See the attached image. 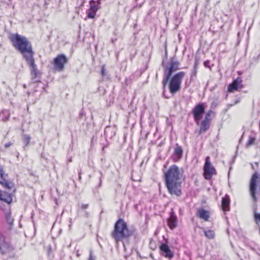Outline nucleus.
Masks as SVG:
<instances>
[{"instance_id": "f257e3e1", "label": "nucleus", "mask_w": 260, "mask_h": 260, "mask_svg": "<svg viewBox=\"0 0 260 260\" xmlns=\"http://www.w3.org/2000/svg\"><path fill=\"white\" fill-rule=\"evenodd\" d=\"M183 173V169H180L175 165L171 166L165 173L166 186L171 194L181 196V180Z\"/></svg>"}, {"instance_id": "f03ea898", "label": "nucleus", "mask_w": 260, "mask_h": 260, "mask_svg": "<svg viewBox=\"0 0 260 260\" xmlns=\"http://www.w3.org/2000/svg\"><path fill=\"white\" fill-rule=\"evenodd\" d=\"M9 38L13 46L22 54L23 58L35 54L32 45L26 37L18 34H13Z\"/></svg>"}, {"instance_id": "7ed1b4c3", "label": "nucleus", "mask_w": 260, "mask_h": 260, "mask_svg": "<svg viewBox=\"0 0 260 260\" xmlns=\"http://www.w3.org/2000/svg\"><path fill=\"white\" fill-rule=\"evenodd\" d=\"M132 234V232L128 229L124 220L119 218L115 223L111 236L115 241L117 243L128 238Z\"/></svg>"}, {"instance_id": "20e7f679", "label": "nucleus", "mask_w": 260, "mask_h": 260, "mask_svg": "<svg viewBox=\"0 0 260 260\" xmlns=\"http://www.w3.org/2000/svg\"><path fill=\"white\" fill-rule=\"evenodd\" d=\"M179 62L175 59V57L170 58L169 65L167 64L164 61H162V65L164 68V74L162 83L164 88L169 83L173 73L179 69Z\"/></svg>"}, {"instance_id": "39448f33", "label": "nucleus", "mask_w": 260, "mask_h": 260, "mask_svg": "<svg viewBox=\"0 0 260 260\" xmlns=\"http://www.w3.org/2000/svg\"><path fill=\"white\" fill-rule=\"evenodd\" d=\"M185 75L184 72H179L170 78L169 83V90L171 93L174 94L181 88L182 80Z\"/></svg>"}, {"instance_id": "423d86ee", "label": "nucleus", "mask_w": 260, "mask_h": 260, "mask_svg": "<svg viewBox=\"0 0 260 260\" xmlns=\"http://www.w3.org/2000/svg\"><path fill=\"white\" fill-rule=\"evenodd\" d=\"M216 174L214 167L210 161L209 156H207L205 159V163L204 166V176L206 180H210L213 175Z\"/></svg>"}, {"instance_id": "0eeeda50", "label": "nucleus", "mask_w": 260, "mask_h": 260, "mask_svg": "<svg viewBox=\"0 0 260 260\" xmlns=\"http://www.w3.org/2000/svg\"><path fill=\"white\" fill-rule=\"evenodd\" d=\"M34 55H31L27 56L24 59L25 60L27 65L30 68V73L32 79L37 78L40 74V71L37 68V66L35 63V61L34 57Z\"/></svg>"}, {"instance_id": "6e6552de", "label": "nucleus", "mask_w": 260, "mask_h": 260, "mask_svg": "<svg viewBox=\"0 0 260 260\" xmlns=\"http://www.w3.org/2000/svg\"><path fill=\"white\" fill-rule=\"evenodd\" d=\"M68 57L63 54L58 55L53 59V64L57 71H62L64 68L65 64L68 62Z\"/></svg>"}, {"instance_id": "1a4fd4ad", "label": "nucleus", "mask_w": 260, "mask_h": 260, "mask_svg": "<svg viewBox=\"0 0 260 260\" xmlns=\"http://www.w3.org/2000/svg\"><path fill=\"white\" fill-rule=\"evenodd\" d=\"M12 202V194L6 191L0 189V210H5V205H3V203L10 205Z\"/></svg>"}, {"instance_id": "9d476101", "label": "nucleus", "mask_w": 260, "mask_h": 260, "mask_svg": "<svg viewBox=\"0 0 260 260\" xmlns=\"http://www.w3.org/2000/svg\"><path fill=\"white\" fill-rule=\"evenodd\" d=\"M0 184L5 188L11 189L14 186L13 182L8 180V175L5 174L3 167L0 165Z\"/></svg>"}, {"instance_id": "9b49d317", "label": "nucleus", "mask_w": 260, "mask_h": 260, "mask_svg": "<svg viewBox=\"0 0 260 260\" xmlns=\"http://www.w3.org/2000/svg\"><path fill=\"white\" fill-rule=\"evenodd\" d=\"M13 250L12 245L6 241L5 236L0 231V253L4 254Z\"/></svg>"}, {"instance_id": "f8f14e48", "label": "nucleus", "mask_w": 260, "mask_h": 260, "mask_svg": "<svg viewBox=\"0 0 260 260\" xmlns=\"http://www.w3.org/2000/svg\"><path fill=\"white\" fill-rule=\"evenodd\" d=\"M258 178V174L255 172L252 176L250 183V194L254 201V202L256 201V197L255 195L256 193V186L257 179Z\"/></svg>"}, {"instance_id": "ddd939ff", "label": "nucleus", "mask_w": 260, "mask_h": 260, "mask_svg": "<svg viewBox=\"0 0 260 260\" xmlns=\"http://www.w3.org/2000/svg\"><path fill=\"white\" fill-rule=\"evenodd\" d=\"M205 112V107L203 103L198 104L192 110L194 120L198 123L202 115Z\"/></svg>"}, {"instance_id": "4468645a", "label": "nucleus", "mask_w": 260, "mask_h": 260, "mask_svg": "<svg viewBox=\"0 0 260 260\" xmlns=\"http://www.w3.org/2000/svg\"><path fill=\"white\" fill-rule=\"evenodd\" d=\"M160 254L166 258H172L174 256V252L171 250L167 243L161 244L159 246Z\"/></svg>"}, {"instance_id": "2eb2a0df", "label": "nucleus", "mask_w": 260, "mask_h": 260, "mask_svg": "<svg viewBox=\"0 0 260 260\" xmlns=\"http://www.w3.org/2000/svg\"><path fill=\"white\" fill-rule=\"evenodd\" d=\"M89 5V9L87 11V16H95L100 6L94 0H90Z\"/></svg>"}, {"instance_id": "dca6fc26", "label": "nucleus", "mask_w": 260, "mask_h": 260, "mask_svg": "<svg viewBox=\"0 0 260 260\" xmlns=\"http://www.w3.org/2000/svg\"><path fill=\"white\" fill-rule=\"evenodd\" d=\"M168 224L171 230L176 228L178 225L177 217L173 209L171 210L170 217L168 219Z\"/></svg>"}, {"instance_id": "f3484780", "label": "nucleus", "mask_w": 260, "mask_h": 260, "mask_svg": "<svg viewBox=\"0 0 260 260\" xmlns=\"http://www.w3.org/2000/svg\"><path fill=\"white\" fill-rule=\"evenodd\" d=\"M242 80L237 78L234 80L232 83H231L228 87V91L229 92H233L236 90H239L242 88Z\"/></svg>"}, {"instance_id": "a211bd4d", "label": "nucleus", "mask_w": 260, "mask_h": 260, "mask_svg": "<svg viewBox=\"0 0 260 260\" xmlns=\"http://www.w3.org/2000/svg\"><path fill=\"white\" fill-rule=\"evenodd\" d=\"M3 211L5 212V219L9 225V230H12L13 226L14 218L12 216L11 211L10 209L7 210L5 207V210Z\"/></svg>"}, {"instance_id": "6ab92c4d", "label": "nucleus", "mask_w": 260, "mask_h": 260, "mask_svg": "<svg viewBox=\"0 0 260 260\" xmlns=\"http://www.w3.org/2000/svg\"><path fill=\"white\" fill-rule=\"evenodd\" d=\"M230 197L229 195L225 194L224 197L222 198L221 202V207L223 211L226 212L230 210Z\"/></svg>"}, {"instance_id": "aec40b11", "label": "nucleus", "mask_w": 260, "mask_h": 260, "mask_svg": "<svg viewBox=\"0 0 260 260\" xmlns=\"http://www.w3.org/2000/svg\"><path fill=\"white\" fill-rule=\"evenodd\" d=\"M197 216L201 219H203L205 221H208L210 217L209 211L204 209H200L197 213Z\"/></svg>"}, {"instance_id": "412c9836", "label": "nucleus", "mask_w": 260, "mask_h": 260, "mask_svg": "<svg viewBox=\"0 0 260 260\" xmlns=\"http://www.w3.org/2000/svg\"><path fill=\"white\" fill-rule=\"evenodd\" d=\"M31 137L30 135L27 134H23L22 136V141L24 144L23 148L24 150H26V147L28 146L30 144Z\"/></svg>"}, {"instance_id": "4be33fe9", "label": "nucleus", "mask_w": 260, "mask_h": 260, "mask_svg": "<svg viewBox=\"0 0 260 260\" xmlns=\"http://www.w3.org/2000/svg\"><path fill=\"white\" fill-rule=\"evenodd\" d=\"M210 127V120L204 119L201 123L200 133H203L207 131Z\"/></svg>"}, {"instance_id": "5701e85b", "label": "nucleus", "mask_w": 260, "mask_h": 260, "mask_svg": "<svg viewBox=\"0 0 260 260\" xmlns=\"http://www.w3.org/2000/svg\"><path fill=\"white\" fill-rule=\"evenodd\" d=\"M10 116L9 112L7 110H4L0 113V121H6L9 119Z\"/></svg>"}, {"instance_id": "b1692460", "label": "nucleus", "mask_w": 260, "mask_h": 260, "mask_svg": "<svg viewBox=\"0 0 260 260\" xmlns=\"http://www.w3.org/2000/svg\"><path fill=\"white\" fill-rule=\"evenodd\" d=\"M204 233L205 236L209 239H213L215 237V233L214 231L211 230H204Z\"/></svg>"}, {"instance_id": "393cba45", "label": "nucleus", "mask_w": 260, "mask_h": 260, "mask_svg": "<svg viewBox=\"0 0 260 260\" xmlns=\"http://www.w3.org/2000/svg\"><path fill=\"white\" fill-rule=\"evenodd\" d=\"M183 150L181 147L178 146L175 147L174 150V154L176 155L178 158L181 157L182 155Z\"/></svg>"}, {"instance_id": "a878e982", "label": "nucleus", "mask_w": 260, "mask_h": 260, "mask_svg": "<svg viewBox=\"0 0 260 260\" xmlns=\"http://www.w3.org/2000/svg\"><path fill=\"white\" fill-rule=\"evenodd\" d=\"M255 138L254 137H250L246 143V146L249 147L255 143Z\"/></svg>"}, {"instance_id": "bb28decb", "label": "nucleus", "mask_w": 260, "mask_h": 260, "mask_svg": "<svg viewBox=\"0 0 260 260\" xmlns=\"http://www.w3.org/2000/svg\"><path fill=\"white\" fill-rule=\"evenodd\" d=\"M197 71H198L197 69H193L192 71H191V75H190L191 79H192L196 76Z\"/></svg>"}, {"instance_id": "cd10ccee", "label": "nucleus", "mask_w": 260, "mask_h": 260, "mask_svg": "<svg viewBox=\"0 0 260 260\" xmlns=\"http://www.w3.org/2000/svg\"><path fill=\"white\" fill-rule=\"evenodd\" d=\"M213 113L212 111V110H210L206 114V116H205V119H207V120H210V116L211 115V114Z\"/></svg>"}, {"instance_id": "c85d7f7f", "label": "nucleus", "mask_w": 260, "mask_h": 260, "mask_svg": "<svg viewBox=\"0 0 260 260\" xmlns=\"http://www.w3.org/2000/svg\"><path fill=\"white\" fill-rule=\"evenodd\" d=\"M254 218L256 222H260V213H255Z\"/></svg>"}, {"instance_id": "c756f323", "label": "nucleus", "mask_w": 260, "mask_h": 260, "mask_svg": "<svg viewBox=\"0 0 260 260\" xmlns=\"http://www.w3.org/2000/svg\"><path fill=\"white\" fill-rule=\"evenodd\" d=\"M101 74H102V76H103V77L105 76L106 75L105 66V65H103L102 67Z\"/></svg>"}, {"instance_id": "7c9ffc66", "label": "nucleus", "mask_w": 260, "mask_h": 260, "mask_svg": "<svg viewBox=\"0 0 260 260\" xmlns=\"http://www.w3.org/2000/svg\"><path fill=\"white\" fill-rule=\"evenodd\" d=\"M89 206V205L86 204H81V205L79 206L80 208L82 209V210H85Z\"/></svg>"}, {"instance_id": "2f4dec72", "label": "nucleus", "mask_w": 260, "mask_h": 260, "mask_svg": "<svg viewBox=\"0 0 260 260\" xmlns=\"http://www.w3.org/2000/svg\"><path fill=\"white\" fill-rule=\"evenodd\" d=\"M13 143L11 142H9L5 144V147L6 148H8L11 146H12Z\"/></svg>"}, {"instance_id": "473e14b6", "label": "nucleus", "mask_w": 260, "mask_h": 260, "mask_svg": "<svg viewBox=\"0 0 260 260\" xmlns=\"http://www.w3.org/2000/svg\"><path fill=\"white\" fill-rule=\"evenodd\" d=\"M209 63H210L209 60H206L204 62V65L206 68H209L210 67Z\"/></svg>"}, {"instance_id": "72a5a7b5", "label": "nucleus", "mask_w": 260, "mask_h": 260, "mask_svg": "<svg viewBox=\"0 0 260 260\" xmlns=\"http://www.w3.org/2000/svg\"><path fill=\"white\" fill-rule=\"evenodd\" d=\"M198 60L196 59L195 60L193 69H196L198 70Z\"/></svg>"}, {"instance_id": "f704fd0d", "label": "nucleus", "mask_w": 260, "mask_h": 260, "mask_svg": "<svg viewBox=\"0 0 260 260\" xmlns=\"http://www.w3.org/2000/svg\"><path fill=\"white\" fill-rule=\"evenodd\" d=\"M88 260H94L91 252Z\"/></svg>"}, {"instance_id": "c9c22d12", "label": "nucleus", "mask_w": 260, "mask_h": 260, "mask_svg": "<svg viewBox=\"0 0 260 260\" xmlns=\"http://www.w3.org/2000/svg\"><path fill=\"white\" fill-rule=\"evenodd\" d=\"M244 136V133L242 134L241 139L239 140V144H241L242 141V138Z\"/></svg>"}, {"instance_id": "e433bc0d", "label": "nucleus", "mask_w": 260, "mask_h": 260, "mask_svg": "<svg viewBox=\"0 0 260 260\" xmlns=\"http://www.w3.org/2000/svg\"><path fill=\"white\" fill-rule=\"evenodd\" d=\"M101 0L95 1V2H97V3H98V5H99V6H100V5H101Z\"/></svg>"}, {"instance_id": "4c0bfd02", "label": "nucleus", "mask_w": 260, "mask_h": 260, "mask_svg": "<svg viewBox=\"0 0 260 260\" xmlns=\"http://www.w3.org/2000/svg\"><path fill=\"white\" fill-rule=\"evenodd\" d=\"M116 39H112L111 42L112 43H114V42L116 41Z\"/></svg>"}, {"instance_id": "58836bf2", "label": "nucleus", "mask_w": 260, "mask_h": 260, "mask_svg": "<svg viewBox=\"0 0 260 260\" xmlns=\"http://www.w3.org/2000/svg\"><path fill=\"white\" fill-rule=\"evenodd\" d=\"M79 179H81V173L79 172Z\"/></svg>"}, {"instance_id": "ea45409f", "label": "nucleus", "mask_w": 260, "mask_h": 260, "mask_svg": "<svg viewBox=\"0 0 260 260\" xmlns=\"http://www.w3.org/2000/svg\"><path fill=\"white\" fill-rule=\"evenodd\" d=\"M239 145L237 146V149L239 148Z\"/></svg>"}, {"instance_id": "a19ab883", "label": "nucleus", "mask_w": 260, "mask_h": 260, "mask_svg": "<svg viewBox=\"0 0 260 260\" xmlns=\"http://www.w3.org/2000/svg\"><path fill=\"white\" fill-rule=\"evenodd\" d=\"M72 161L71 159H70L69 161Z\"/></svg>"}]
</instances>
